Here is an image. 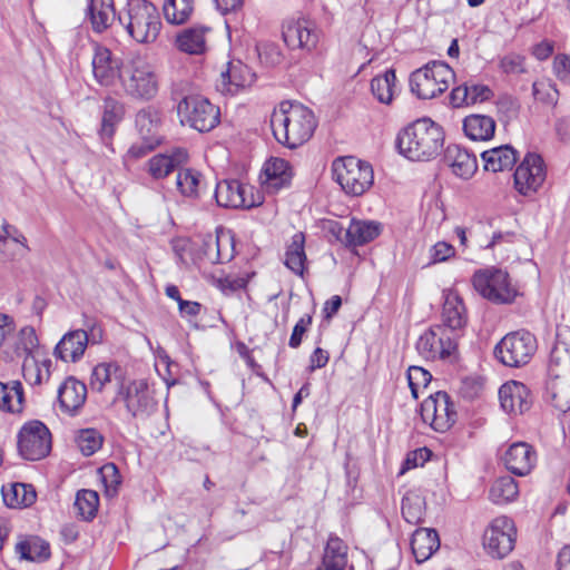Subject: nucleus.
<instances>
[{"instance_id":"nucleus-1","label":"nucleus","mask_w":570,"mask_h":570,"mask_svg":"<svg viewBox=\"0 0 570 570\" xmlns=\"http://www.w3.org/2000/svg\"><path fill=\"white\" fill-rule=\"evenodd\" d=\"M316 126L314 112L298 102L283 101L271 116L275 139L291 149L308 141Z\"/></svg>"},{"instance_id":"nucleus-2","label":"nucleus","mask_w":570,"mask_h":570,"mask_svg":"<svg viewBox=\"0 0 570 570\" xmlns=\"http://www.w3.org/2000/svg\"><path fill=\"white\" fill-rule=\"evenodd\" d=\"M442 128L429 118H422L406 127L397 137V146L411 160H429L443 147Z\"/></svg>"},{"instance_id":"nucleus-3","label":"nucleus","mask_w":570,"mask_h":570,"mask_svg":"<svg viewBox=\"0 0 570 570\" xmlns=\"http://www.w3.org/2000/svg\"><path fill=\"white\" fill-rule=\"evenodd\" d=\"M119 21L126 27L128 35L139 43L154 42L161 28L156 6L147 0H129L127 12L119 16Z\"/></svg>"},{"instance_id":"nucleus-4","label":"nucleus","mask_w":570,"mask_h":570,"mask_svg":"<svg viewBox=\"0 0 570 570\" xmlns=\"http://www.w3.org/2000/svg\"><path fill=\"white\" fill-rule=\"evenodd\" d=\"M118 92L137 100H150L158 92V78L153 67L141 58L125 63Z\"/></svg>"},{"instance_id":"nucleus-5","label":"nucleus","mask_w":570,"mask_h":570,"mask_svg":"<svg viewBox=\"0 0 570 570\" xmlns=\"http://www.w3.org/2000/svg\"><path fill=\"white\" fill-rule=\"evenodd\" d=\"M104 328L101 324L87 318L83 322V328L67 332L55 347L53 355L63 362H79L88 345H98L104 341Z\"/></svg>"},{"instance_id":"nucleus-6","label":"nucleus","mask_w":570,"mask_h":570,"mask_svg":"<svg viewBox=\"0 0 570 570\" xmlns=\"http://www.w3.org/2000/svg\"><path fill=\"white\" fill-rule=\"evenodd\" d=\"M334 179L351 196H361L374 181L372 166L353 156L336 158L332 165Z\"/></svg>"},{"instance_id":"nucleus-7","label":"nucleus","mask_w":570,"mask_h":570,"mask_svg":"<svg viewBox=\"0 0 570 570\" xmlns=\"http://www.w3.org/2000/svg\"><path fill=\"white\" fill-rule=\"evenodd\" d=\"M453 79L454 71L448 63L433 61L411 73L410 87L420 99H432L443 94Z\"/></svg>"},{"instance_id":"nucleus-8","label":"nucleus","mask_w":570,"mask_h":570,"mask_svg":"<svg viewBox=\"0 0 570 570\" xmlns=\"http://www.w3.org/2000/svg\"><path fill=\"white\" fill-rule=\"evenodd\" d=\"M177 112L183 125L199 132H207L214 129L220 119L219 108L202 96H187L183 98Z\"/></svg>"},{"instance_id":"nucleus-9","label":"nucleus","mask_w":570,"mask_h":570,"mask_svg":"<svg viewBox=\"0 0 570 570\" xmlns=\"http://www.w3.org/2000/svg\"><path fill=\"white\" fill-rule=\"evenodd\" d=\"M535 351V337L528 331H517L497 344L494 355L505 366L520 367L530 362Z\"/></svg>"},{"instance_id":"nucleus-10","label":"nucleus","mask_w":570,"mask_h":570,"mask_svg":"<svg viewBox=\"0 0 570 570\" xmlns=\"http://www.w3.org/2000/svg\"><path fill=\"white\" fill-rule=\"evenodd\" d=\"M472 283L482 297L493 303H511L518 294L508 273L493 267L476 272Z\"/></svg>"},{"instance_id":"nucleus-11","label":"nucleus","mask_w":570,"mask_h":570,"mask_svg":"<svg viewBox=\"0 0 570 570\" xmlns=\"http://www.w3.org/2000/svg\"><path fill=\"white\" fill-rule=\"evenodd\" d=\"M421 416L434 431L443 433L456 422L458 413L449 394L439 391L422 402Z\"/></svg>"},{"instance_id":"nucleus-12","label":"nucleus","mask_w":570,"mask_h":570,"mask_svg":"<svg viewBox=\"0 0 570 570\" xmlns=\"http://www.w3.org/2000/svg\"><path fill=\"white\" fill-rule=\"evenodd\" d=\"M517 529L512 519L502 515L489 524L483 534L487 552L497 559L507 557L514 548Z\"/></svg>"},{"instance_id":"nucleus-13","label":"nucleus","mask_w":570,"mask_h":570,"mask_svg":"<svg viewBox=\"0 0 570 570\" xmlns=\"http://www.w3.org/2000/svg\"><path fill=\"white\" fill-rule=\"evenodd\" d=\"M18 450L26 460L45 458L51 450V434L40 421L26 423L18 434Z\"/></svg>"},{"instance_id":"nucleus-14","label":"nucleus","mask_w":570,"mask_h":570,"mask_svg":"<svg viewBox=\"0 0 570 570\" xmlns=\"http://www.w3.org/2000/svg\"><path fill=\"white\" fill-rule=\"evenodd\" d=\"M124 401L127 411L134 417H146L150 415L157 406L153 391L145 380H135L127 385L120 386L114 402Z\"/></svg>"},{"instance_id":"nucleus-15","label":"nucleus","mask_w":570,"mask_h":570,"mask_svg":"<svg viewBox=\"0 0 570 570\" xmlns=\"http://www.w3.org/2000/svg\"><path fill=\"white\" fill-rule=\"evenodd\" d=\"M254 187L236 179H224L216 185L215 198L225 208H253L263 204V196Z\"/></svg>"},{"instance_id":"nucleus-16","label":"nucleus","mask_w":570,"mask_h":570,"mask_svg":"<svg viewBox=\"0 0 570 570\" xmlns=\"http://www.w3.org/2000/svg\"><path fill=\"white\" fill-rule=\"evenodd\" d=\"M458 342L446 327L435 325L420 335L416 351L425 360L445 358L456 351Z\"/></svg>"},{"instance_id":"nucleus-17","label":"nucleus","mask_w":570,"mask_h":570,"mask_svg":"<svg viewBox=\"0 0 570 570\" xmlns=\"http://www.w3.org/2000/svg\"><path fill=\"white\" fill-rule=\"evenodd\" d=\"M125 63L126 61L115 56L108 48L96 46L91 61L95 80L100 86L118 92Z\"/></svg>"},{"instance_id":"nucleus-18","label":"nucleus","mask_w":570,"mask_h":570,"mask_svg":"<svg viewBox=\"0 0 570 570\" xmlns=\"http://www.w3.org/2000/svg\"><path fill=\"white\" fill-rule=\"evenodd\" d=\"M330 233L345 246H362L375 239L382 230V225L373 220L352 219L347 227L340 222H330Z\"/></svg>"},{"instance_id":"nucleus-19","label":"nucleus","mask_w":570,"mask_h":570,"mask_svg":"<svg viewBox=\"0 0 570 570\" xmlns=\"http://www.w3.org/2000/svg\"><path fill=\"white\" fill-rule=\"evenodd\" d=\"M514 187L524 196L534 194L546 179V169L541 156L528 154L514 173Z\"/></svg>"},{"instance_id":"nucleus-20","label":"nucleus","mask_w":570,"mask_h":570,"mask_svg":"<svg viewBox=\"0 0 570 570\" xmlns=\"http://www.w3.org/2000/svg\"><path fill=\"white\" fill-rule=\"evenodd\" d=\"M321 31L306 19L288 20L283 26V40L289 49L311 52L317 47Z\"/></svg>"},{"instance_id":"nucleus-21","label":"nucleus","mask_w":570,"mask_h":570,"mask_svg":"<svg viewBox=\"0 0 570 570\" xmlns=\"http://www.w3.org/2000/svg\"><path fill=\"white\" fill-rule=\"evenodd\" d=\"M444 303L441 313L442 324L448 332L460 340L463 336L468 323L466 308L462 298L454 291H444Z\"/></svg>"},{"instance_id":"nucleus-22","label":"nucleus","mask_w":570,"mask_h":570,"mask_svg":"<svg viewBox=\"0 0 570 570\" xmlns=\"http://www.w3.org/2000/svg\"><path fill=\"white\" fill-rule=\"evenodd\" d=\"M501 407L509 414H523L532 405L529 387L518 381L504 383L499 390Z\"/></svg>"},{"instance_id":"nucleus-23","label":"nucleus","mask_w":570,"mask_h":570,"mask_svg":"<svg viewBox=\"0 0 570 570\" xmlns=\"http://www.w3.org/2000/svg\"><path fill=\"white\" fill-rule=\"evenodd\" d=\"M503 461L505 468L515 475H527L537 463V453L525 442H515L505 451Z\"/></svg>"},{"instance_id":"nucleus-24","label":"nucleus","mask_w":570,"mask_h":570,"mask_svg":"<svg viewBox=\"0 0 570 570\" xmlns=\"http://www.w3.org/2000/svg\"><path fill=\"white\" fill-rule=\"evenodd\" d=\"M254 79L255 75L248 66L240 61H232L227 70L220 73L217 88L223 94L235 95L240 88L250 86Z\"/></svg>"},{"instance_id":"nucleus-25","label":"nucleus","mask_w":570,"mask_h":570,"mask_svg":"<svg viewBox=\"0 0 570 570\" xmlns=\"http://www.w3.org/2000/svg\"><path fill=\"white\" fill-rule=\"evenodd\" d=\"M444 161L452 169V173L462 179L471 178L478 169L475 156L459 145L448 146Z\"/></svg>"},{"instance_id":"nucleus-26","label":"nucleus","mask_w":570,"mask_h":570,"mask_svg":"<svg viewBox=\"0 0 570 570\" xmlns=\"http://www.w3.org/2000/svg\"><path fill=\"white\" fill-rule=\"evenodd\" d=\"M492 96L493 92L487 85L468 81L452 89L450 102L454 108H460L487 101Z\"/></svg>"},{"instance_id":"nucleus-27","label":"nucleus","mask_w":570,"mask_h":570,"mask_svg":"<svg viewBox=\"0 0 570 570\" xmlns=\"http://www.w3.org/2000/svg\"><path fill=\"white\" fill-rule=\"evenodd\" d=\"M124 371L115 362H101L94 366L89 380L91 391L101 393L108 384L115 383L117 390L124 386Z\"/></svg>"},{"instance_id":"nucleus-28","label":"nucleus","mask_w":570,"mask_h":570,"mask_svg":"<svg viewBox=\"0 0 570 570\" xmlns=\"http://www.w3.org/2000/svg\"><path fill=\"white\" fill-rule=\"evenodd\" d=\"M87 386L75 377H68L59 387L58 400L63 412L73 414L85 404Z\"/></svg>"},{"instance_id":"nucleus-29","label":"nucleus","mask_w":570,"mask_h":570,"mask_svg":"<svg viewBox=\"0 0 570 570\" xmlns=\"http://www.w3.org/2000/svg\"><path fill=\"white\" fill-rule=\"evenodd\" d=\"M116 18L114 0H89L86 19L96 33H102L109 29Z\"/></svg>"},{"instance_id":"nucleus-30","label":"nucleus","mask_w":570,"mask_h":570,"mask_svg":"<svg viewBox=\"0 0 570 570\" xmlns=\"http://www.w3.org/2000/svg\"><path fill=\"white\" fill-rule=\"evenodd\" d=\"M546 393L552 406L567 412L570 409V373H556L549 376Z\"/></svg>"},{"instance_id":"nucleus-31","label":"nucleus","mask_w":570,"mask_h":570,"mask_svg":"<svg viewBox=\"0 0 570 570\" xmlns=\"http://www.w3.org/2000/svg\"><path fill=\"white\" fill-rule=\"evenodd\" d=\"M210 29L205 26L186 28L176 36L175 45L181 52L202 55L207 49L206 35Z\"/></svg>"},{"instance_id":"nucleus-32","label":"nucleus","mask_w":570,"mask_h":570,"mask_svg":"<svg viewBox=\"0 0 570 570\" xmlns=\"http://www.w3.org/2000/svg\"><path fill=\"white\" fill-rule=\"evenodd\" d=\"M8 343L4 354L6 360L14 361L21 357L27 360L37 346L38 338L33 327L24 326L17 334L13 331V340H9Z\"/></svg>"},{"instance_id":"nucleus-33","label":"nucleus","mask_w":570,"mask_h":570,"mask_svg":"<svg viewBox=\"0 0 570 570\" xmlns=\"http://www.w3.org/2000/svg\"><path fill=\"white\" fill-rule=\"evenodd\" d=\"M439 547L440 540L434 529L420 528L412 534L411 549L417 563L430 559Z\"/></svg>"},{"instance_id":"nucleus-34","label":"nucleus","mask_w":570,"mask_h":570,"mask_svg":"<svg viewBox=\"0 0 570 570\" xmlns=\"http://www.w3.org/2000/svg\"><path fill=\"white\" fill-rule=\"evenodd\" d=\"M263 186L268 191H277L287 186L292 178L291 167L285 159L271 158L264 166Z\"/></svg>"},{"instance_id":"nucleus-35","label":"nucleus","mask_w":570,"mask_h":570,"mask_svg":"<svg viewBox=\"0 0 570 570\" xmlns=\"http://www.w3.org/2000/svg\"><path fill=\"white\" fill-rule=\"evenodd\" d=\"M481 158L485 170L498 173L512 169L518 160V153L510 145H503L483 151Z\"/></svg>"},{"instance_id":"nucleus-36","label":"nucleus","mask_w":570,"mask_h":570,"mask_svg":"<svg viewBox=\"0 0 570 570\" xmlns=\"http://www.w3.org/2000/svg\"><path fill=\"white\" fill-rule=\"evenodd\" d=\"M556 373H570V331L568 330L558 332L551 350L549 376Z\"/></svg>"},{"instance_id":"nucleus-37","label":"nucleus","mask_w":570,"mask_h":570,"mask_svg":"<svg viewBox=\"0 0 570 570\" xmlns=\"http://www.w3.org/2000/svg\"><path fill=\"white\" fill-rule=\"evenodd\" d=\"M348 547L337 535H330L322 563L316 570H346Z\"/></svg>"},{"instance_id":"nucleus-38","label":"nucleus","mask_w":570,"mask_h":570,"mask_svg":"<svg viewBox=\"0 0 570 570\" xmlns=\"http://www.w3.org/2000/svg\"><path fill=\"white\" fill-rule=\"evenodd\" d=\"M234 237L229 232H217L215 238L205 243V255L212 263H226L234 257Z\"/></svg>"},{"instance_id":"nucleus-39","label":"nucleus","mask_w":570,"mask_h":570,"mask_svg":"<svg viewBox=\"0 0 570 570\" xmlns=\"http://www.w3.org/2000/svg\"><path fill=\"white\" fill-rule=\"evenodd\" d=\"M136 126L140 139H153L161 144L163 136L160 134L161 114L154 107H147L138 111L136 115Z\"/></svg>"},{"instance_id":"nucleus-40","label":"nucleus","mask_w":570,"mask_h":570,"mask_svg":"<svg viewBox=\"0 0 570 570\" xmlns=\"http://www.w3.org/2000/svg\"><path fill=\"white\" fill-rule=\"evenodd\" d=\"M186 158L183 150L158 154L148 160V173L155 179H163L173 173Z\"/></svg>"},{"instance_id":"nucleus-41","label":"nucleus","mask_w":570,"mask_h":570,"mask_svg":"<svg viewBox=\"0 0 570 570\" xmlns=\"http://www.w3.org/2000/svg\"><path fill=\"white\" fill-rule=\"evenodd\" d=\"M463 130L472 140H488L493 137L495 121L485 115H470L463 121Z\"/></svg>"},{"instance_id":"nucleus-42","label":"nucleus","mask_w":570,"mask_h":570,"mask_svg":"<svg viewBox=\"0 0 570 570\" xmlns=\"http://www.w3.org/2000/svg\"><path fill=\"white\" fill-rule=\"evenodd\" d=\"M305 236L303 233L293 235L289 245L285 252V265L296 275L303 276L305 269L306 254H305Z\"/></svg>"},{"instance_id":"nucleus-43","label":"nucleus","mask_w":570,"mask_h":570,"mask_svg":"<svg viewBox=\"0 0 570 570\" xmlns=\"http://www.w3.org/2000/svg\"><path fill=\"white\" fill-rule=\"evenodd\" d=\"M197 0H165L163 6L166 21L174 26L186 23L195 11Z\"/></svg>"},{"instance_id":"nucleus-44","label":"nucleus","mask_w":570,"mask_h":570,"mask_svg":"<svg viewBox=\"0 0 570 570\" xmlns=\"http://www.w3.org/2000/svg\"><path fill=\"white\" fill-rule=\"evenodd\" d=\"M16 553L28 561H43L50 557L49 544L38 537H29L16 544Z\"/></svg>"},{"instance_id":"nucleus-45","label":"nucleus","mask_w":570,"mask_h":570,"mask_svg":"<svg viewBox=\"0 0 570 570\" xmlns=\"http://www.w3.org/2000/svg\"><path fill=\"white\" fill-rule=\"evenodd\" d=\"M2 497L9 508L29 507L36 501V492L32 485L23 483L2 487Z\"/></svg>"},{"instance_id":"nucleus-46","label":"nucleus","mask_w":570,"mask_h":570,"mask_svg":"<svg viewBox=\"0 0 570 570\" xmlns=\"http://www.w3.org/2000/svg\"><path fill=\"white\" fill-rule=\"evenodd\" d=\"M124 105L115 98L108 97L104 100V112L101 119L100 135L105 138H111L116 126L122 119Z\"/></svg>"},{"instance_id":"nucleus-47","label":"nucleus","mask_w":570,"mask_h":570,"mask_svg":"<svg viewBox=\"0 0 570 570\" xmlns=\"http://www.w3.org/2000/svg\"><path fill=\"white\" fill-rule=\"evenodd\" d=\"M396 89V76L393 69H387L371 80V91L379 102L390 105Z\"/></svg>"},{"instance_id":"nucleus-48","label":"nucleus","mask_w":570,"mask_h":570,"mask_svg":"<svg viewBox=\"0 0 570 570\" xmlns=\"http://www.w3.org/2000/svg\"><path fill=\"white\" fill-rule=\"evenodd\" d=\"M26 238L11 237L3 218L0 216V261L6 262L22 255L27 250Z\"/></svg>"},{"instance_id":"nucleus-49","label":"nucleus","mask_w":570,"mask_h":570,"mask_svg":"<svg viewBox=\"0 0 570 570\" xmlns=\"http://www.w3.org/2000/svg\"><path fill=\"white\" fill-rule=\"evenodd\" d=\"M23 390L19 381L10 384L0 382V409L11 413H18L22 410Z\"/></svg>"},{"instance_id":"nucleus-50","label":"nucleus","mask_w":570,"mask_h":570,"mask_svg":"<svg viewBox=\"0 0 570 570\" xmlns=\"http://www.w3.org/2000/svg\"><path fill=\"white\" fill-rule=\"evenodd\" d=\"M519 488L512 476L498 478L490 488L489 498L497 504H503L517 499Z\"/></svg>"},{"instance_id":"nucleus-51","label":"nucleus","mask_w":570,"mask_h":570,"mask_svg":"<svg viewBox=\"0 0 570 570\" xmlns=\"http://www.w3.org/2000/svg\"><path fill=\"white\" fill-rule=\"evenodd\" d=\"M425 513V501L422 495L409 491L402 500V515L410 524H417L423 521Z\"/></svg>"},{"instance_id":"nucleus-52","label":"nucleus","mask_w":570,"mask_h":570,"mask_svg":"<svg viewBox=\"0 0 570 570\" xmlns=\"http://www.w3.org/2000/svg\"><path fill=\"white\" fill-rule=\"evenodd\" d=\"M203 184V176L200 173L185 168L178 171L176 185L180 194L185 197L197 198Z\"/></svg>"},{"instance_id":"nucleus-53","label":"nucleus","mask_w":570,"mask_h":570,"mask_svg":"<svg viewBox=\"0 0 570 570\" xmlns=\"http://www.w3.org/2000/svg\"><path fill=\"white\" fill-rule=\"evenodd\" d=\"M75 509L77 514L86 521H90L96 517L99 507L98 493L94 490L82 489L76 494Z\"/></svg>"},{"instance_id":"nucleus-54","label":"nucleus","mask_w":570,"mask_h":570,"mask_svg":"<svg viewBox=\"0 0 570 570\" xmlns=\"http://www.w3.org/2000/svg\"><path fill=\"white\" fill-rule=\"evenodd\" d=\"M104 438L101 433L92 428L82 429L76 436V443L81 453L90 456L96 453L102 445Z\"/></svg>"},{"instance_id":"nucleus-55","label":"nucleus","mask_w":570,"mask_h":570,"mask_svg":"<svg viewBox=\"0 0 570 570\" xmlns=\"http://www.w3.org/2000/svg\"><path fill=\"white\" fill-rule=\"evenodd\" d=\"M431 380V373L421 366H410L407 370L409 386L414 399L419 397V391L425 389Z\"/></svg>"},{"instance_id":"nucleus-56","label":"nucleus","mask_w":570,"mask_h":570,"mask_svg":"<svg viewBox=\"0 0 570 570\" xmlns=\"http://www.w3.org/2000/svg\"><path fill=\"white\" fill-rule=\"evenodd\" d=\"M499 69L505 75H520L527 71L525 57L509 52L499 58Z\"/></svg>"},{"instance_id":"nucleus-57","label":"nucleus","mask_w":570,"mask_h":570,"mask_svg":"<svg viewBox=\"0 0 570 570\" xmlns=\"http://www.w3.org/2000/svg\"><path fill=\"white\" fill-rule=\"evenodd\" d=\"M256 51L262 63L274 67L282 62L283 53L279 47L274 42H259L256 46Z\"/></svg>"},{"instance_id":"nucleus-58","label":"nucleus","mask_w":570,"mask_h":570,"mask_svg":"<svg viewBox=\"0 0 570 570\" xmlns=\"http://www.w3.org/2000/svg\"><path fill=\"white\" fill-rule=\"evenodd\" d=\"M533 97L544 104L556 105L559 92L556 85L549 80H537L532 85Z\"/></svg>"},{"instance_id":"nucleus-59","label":"nucleus","mask_w":570,"mask_h":570,"mask_svg":"<svg viewBox=\"0 0 570 570\" xmlns=\"http://www.w3.org/2000/svg\"><path fill=\"white\" fill-rule=\"evenodd\" d=\"M99 473L107 493H116L120 484V475L117 466L114 463H107L100 468Z\"/></svg>"},{"instance_id":"nucleus-60","label":"nucleus","mask_w":570,"mask_h":570,"mask_svg":"<svg viewBox=\"0 0 570 570\" xmlns=\"http://www.w3.org/2000/svg\"><path fill=\"white\" fill-rule=\"evenodd\" d=\"M16 330L12 318L6 314H0V356L4 357L9 340H13Z\"/></svg>"},{"instance_id":"nucleus-61","label":"nucleus","mask_w":570,"mask_h":570,"mask_svg":"<svg viewBox=\"0 0 570 570\" xmlns=\"http://www.w3.org/2000/svg\"><path fill=\"white\" fill-rule=\"evenodd\" d=\"M160 144L157 142V140L155 139H140V141H137L130 146L126 154V157L132 160L140 159L150 151H153Z\"/></svg>"},{"instance_id":"nucleus-62","label":"nucleus","mask_w":570,"mask_h":570,"mask_svg":"<svg viewBox=\"0 0 570 570\" xmlns=\"http://www.w3.org/2000/svg\"><path fill=\"white\" fill-rule=\"evenodd\" d=\"M553 72L560 81L570 83V56L557 55L553 59Z\"/></svg>"},{"instance_id":"nucleus-63","label":"nucleus","mask_w":570,"mask_h":570,"mask_svg":"<svg viewBox=\"0 0 570 570\" xmlns=\"http://www.w3.org/2000/svg\"><path fill=\"white\" fill-rule=\"evenodd\" d=\"M312 323V316L305 315L299 318V321L295 324L292 335L289 337L288 345L292 348H297L302 343V337L306 333L308 326Z\"/></svg>"},{"instance_id":"nucleus-64","label":"nucleus","mask_w":570,"mask_h":570,"mask_svg":"<svg viewBox=\"0 0 570 570\" xmlns=\"http://www.w3.org/2000/svg\"><path fill=\"white\" fill-rule=\"evenodd\" d=\"M431 263H441L451 258L455 254L454 247L445 242H438L430 250Z\"/></svg>"}]
</instances>
